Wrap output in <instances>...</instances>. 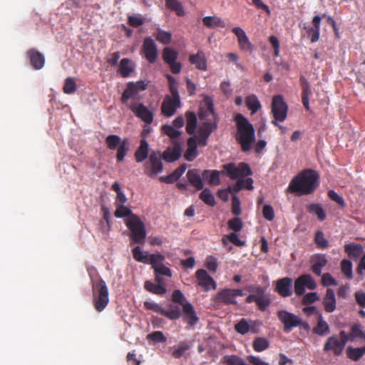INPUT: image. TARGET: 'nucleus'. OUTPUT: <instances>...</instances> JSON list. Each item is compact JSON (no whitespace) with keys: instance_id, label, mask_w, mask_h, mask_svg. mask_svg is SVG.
Returning a JSON list of instances; mask_svg holds the SVG:
<instances>
[{"instance_id":"obj_55","label":"nucleus","mask_w":365,"mask_h":365,"mask_svg":"<svg viewBox=\"0 0 365 365\" xmlns=\"http://www.w3.org/2000/svg\"><path fill=\"white\" fill-rule=\"evenodd\" d=\"M63 92L66 94H73L76 91V83L72 78H67L65 80L63 88Z\"/></svg>"},{"instance_id":"obj_27","label":"nucleus","mask_w":365,"mask_h":365,"mask_svg":"<svg viewBox=\"0 0 365 365\" xmlns=\"http://www.w3.org/2000/svg\"><path fill=\"white\" fill-rule=\"evenodd\" d=\"M189 61L191 64L195 65L198 70H207V59L202 51H198L196 54L190 55Z\"/></svg>"},{"instance_id":"obj_54","label":"nucleus","mask_w":365,"mask_h":365,"mask_svg":"<svg viewBox=\"0 0 365 365\" xmlns=\"http://www.w3.org/2000/svg\"><path fill=\"white\" fill-rule=\"evenodd\" d=\"M250 325L246 319L242 318L235 325V331L242 335L246 334L250 331Z\"/></svg>"},{"instance_id":"obj_7","label":"nucleus","mask_w":365,"mask_h":365,"mask_svg":"<svg viewBox=\"0 0 365 365\" xmlns=\"http://www.w3.org/2000/svg\"><path fill=\"white\" fill-rule=\"evenodd\" d=\"M244 295L243 290L241 289H228L225 288L217 293L213 297V302L216 305L221 304L225 305H236L237 304V297Z\"/></svg>"},{"instance_id":"obj_61","label":"nucleus","mask_w":365,"mask_h":365,"mask_svg":"<svg viewBox=\"0 0 365 365\" xmlns=\"http://www.w3.org/2000/svg\"><path fill=\"white\" fill-rule=\"evenodd\" d=\"M172 301L175 303H178L183 307V304H185L186 299L182 292L179 289L173 291L172 294Z\"/></svg>"},{"instance_id":"obj_48","label":"nucleus","mask_w":365,"mask_h":365,"mask_svg":"<svg viewBox=\"0 0 365 365\" xmlns=\"http://www.w3.org/2000/svg\"><path fill=\"white\" fill-rule=\"evenodd\" d=\"M165 3L167 7L175 11L178 16H182L185 14L183 7L178 0H165Z\"/></svg>"},{"instance_id":"obj_46","label":"nucleus","mask_w":365,"mask_h":365,"mask_svg":"<svg viewBox=\"0 0 365 365\" xmlns=\"http://www.w3.org/2000/svg\"><path fill=\"white\" fill-rule=\"evenodd\" d=\"M133 257L134 259L138 262L144 264L147 263L148 258L150 256L148 252H142L139 246L134 247L132 250Z\"/></svg>"},{"instance_id":"obj_2","label":"nucleus","mask_w":365,"mask_h":365,"mask_svg":"<svg viewBox=\"0 0 365 365\" xmlns=\"http://www.w3.org/2000/svg\"><path fill=\"white\" fill-rule=\"evenodd\" d=\"M237 133L235 139L240 145L242 152H247L251 149L255 140V129L249 120L241 113L235 116Z\"/></svg>"},{"instance_id":"obj_42","label":"nucleus","mask_w":365,"mask_h":365,"mask_svg":"<svg viewBox=\"0 0 365 365\" xmlns=\"http://www.w3.org/2000/svg\"><path fill=\"white\" fill-rule=\"evenodd\" d=\"M163 60L166 64L175 61L178 57V53L170 47H165L162 52Z\"/></svg>"},{"instance_id":"obj_1","label":"nucleus","mask_w":365,"mask_h":365,"mask_svg":"<svg viewBox=\"0 0 365 365\" xmlns=\"http://www.w3.org/2000/svg\"><path fill=\"white\" fill-rule=\"evenodd\" d=\"M319 185V175L312 169H305L289 182L288 190L300 195L312 194Z\"/></svg>"},{"instance_id":"obj_31","label":"nucleus","mask_w":365,"mask_h":365,"mask_svg":"<svg viewBox=\"0 0 365 365\" xmlns=\"http://www.w3.org/2000/svg\"><path fill=\"white\" fill-rule=\"evenodd\" d=\"M344 252L351 259H356L363 254L364 249L361 245L351 242L344 245Z\"/></svg>"},{"instance_id":"obj_40","label":"nucleus","mask_w":365,"mask_h":365,"mask_svg":"<svg viewBox=\"0 0 365 365\" xmlns=\"http://www.w3.org/2000/svg\"><path fill=\"white\" fill-rule=\"evenodd\" d=\"M186 116V132L192 135L195 133V129L197 128V117L194 112L192 111H187L185 113Z\"/></svg>"},{"instance_id":"obj_12","label":"nucleus","mask_w":365,"mask_h":365,"mask_svg":"<svg viewBox=\"0 0 365 365\" xmlns=\"http://www.w3.org/2000/svg\"><path fill=\"white\" fill-rule=\"evenodd\" d=\"M277 317L284 325V331L285 333L290 332L294 327H297L302 324V320L298 316L285 310L278 311Z\"/></svg>"},{"instance_id":"obj_3","label":"nucleus","mask_w":365,"mask_h":365,"mask_svg":"<svg viewBox=\"0 0 365 365\" xmlns=\"http://www.w3.org/2000/svg\"><path fill=\"white\" fill-rule=\"evenodd\" d=\"M92 292L93 304L95 309L101 312L106 309L109 302L108 288L106 282L101 277H99L97 282H93Z\"/></svg>"},{"instance_id":"obj_20","label":"nucleus","mask_w":365,"mask_h":365,"mask_svg":"<svg viewBox=\"0 0 365 365\" xmlns=\"http://www.w3.org/2000/svg\"><path fill=\"white\" fill-rule=\"evenodd\" d=\"M344 346L339 341L337 336H331L327 339L323 350L328 352L331 351L335 356H339L344 351Z\"/></svg>"},{"instance_id":"obj_14","label":"nucleus","mask_w":365,"mask_h":365,"mask_svg":"<svg viewBox=\"0 0 365 365\" xmlns=\"http://www.w3.org/2000/svg\"><path fill=\"white\" fill-rule=\"evenodd\" d=\"M232 32L237 38V42L240 49L246 53H252L255 50V46L249 40L245 31L240 27H234Z\"/></svg>"},{"instance_id":"obj_26","label":"nucleus","mask_w":365,"mask_h":365,"mask_svg":"<svg viewBox=\"0 0 365 365\" xmlns=\"http://www.w3.org/2000/svg\"><path fill=\"white\" fill-rule=\"evenodd\" d=\"M322 303L324 310L327 313H331L336 309V298L332 289L328 288L327 289Z\"/></svg>"},{"instance_id":"obj_43","label":"nucleus","mask_w":365,"mask_h":365,"mask_svg":"<svg viewBox=\"0 0 365 365\" xmlns=\"http://www.w3.org/2000/svg\"><path fill=\"white\" fill-rule=\"evenodd\" d=\"M245 103L251 114L255 113L261 108L260 102L255 95L248 96L245 98Z\"/></svg>"},{"instance_id":"obj_5","label":"nucleus","mask_w":365,"mask_h":365,"mask_svg":"<svg viewBox=\"0 0 365 365\" xmlns=\"http://www.w3.org/2000/svg\"><path fill=\"white\" fill-rule=\"evenodd\" d=\"M105 142L109 150H116L117 162L123 161L129 150L128 140L126 138L122 140L118 135H109L106 138Z\"/></svg>"},{"instance_id":"obj_58","label":"nucleus","mask_w":365,"mask_h":365,"mask_svg":"<svg viewBox=\"0 0 365 365\" xmlns=\"http://www.w3.org/2000/svg\"><path fill=\"white\" fill-rule=\"evenodd\" d=\"M327 195L331 200L336 202L341 208H344L346 206V202L344 198L339 195L334 190H329Z\"/></svg>"},{"instance_id":"obj_50","label":"nucleus","mask_w":365,"mask_h":365,"mask_svg":"<svg viewBox=\"0 0 365 365\" xmlns=\"http://www.w3.org/2000/svg\"><path fill=\"white\" fill-rule=\"evenodd\" d=\"M350 334L352 341H355L357 338H360L365 341V331L362 330L361 324H354L351 328Z\"/></svg>"},{"instance_id":"obj_13","label":"nucleus","mask_w":365,"mask_h":365,"mask_svg":"<svg viewBox=\"0 0 365 365\" xmlns=\"http://www.w3.org/2000/svg\"><path fill=\"white\" fill-rule=\"evenodd\" d=\"M306 287L310 290H314L317 287L315 281L309 274H302L295 279L294 288L296 295H303Z\"/></svg>"},{"instance_id":"obj_59","label":"nucleus","mask_w":365,"mask_h":365,"mask_svg":"<svg viewBox=\"0 0 365 365\" xmlns=\"http://www.w3.org/2000/svg\"><path fill=\"white\" fill-rule=\"evenodd\" d=\"M147 339L155 342L164 343L167 341V338L160 331H153L147 336Z\"/></svg>"},{"instance_id":"obj_9","label":"nucleus","mask_w":365,"mask_h":365,"mask_svg":"<svg viewBox=\"0 0 365 365\" xmlns=\"http://www.w3.org/2000/svg\"><path fill=\"white\" fill-rule=\"evenodd\" d=\"M144 307L147 310H150L167 317L170 320H176L181 316V309L178 306H173L170 304V309L166 310L163 308L160 304L153 302L146 301L143 303Z\"/></svg>"},{"instance_id":"obj_41","label":"nucleus","mask_w":365,"mask_h":365,"mask_svg":"<svg viewBox=\"0 0 365 365\" xmlns=\"http://www.w3.org/2000/svg\"><path fill=\"white\" fill-rule=\"evenodd\" d=\"M203 24L207 28L225 27V23L218 16H205L202 19Z\"/></svg>"},{"instance_id":"obj_19","label":"nucleus","mask_w":365,"mask_h":365,"mask_svg":"<svg viewBox=\"0 0 365 365\" xmlns=\"http://www.w3.org/2000/svg\"><path fill=\"white\" fill-rule=\"evenodd\" d=\"M172 98L165 100L161 106V111L163 114L167 117L173 115L176 111L177 108L180 106V95H178V98H175V95H171Z\"/></svg>"},{"instance_id":"obj_62","label":"nucleus","mask_w":365,"mask_h":365,"mask_svg":"<svg viewBox=\"0 0 365 365\" xmlns=\"http://www.w3.org/2000/svg\"><path fill=\"white\" fill-rule=\"evenodd\" d=\"M154 273L160 275V276H166L168 277H172V271L170 268L165 266L164 264L158 267H154Z\"/></svg>"},{"instance_id":"obj_32","label":"nucleus","mask_w":365,"mask_h":365,"mask_svg":"<svg viewBox=\"0 0 365 365\" xmlns=\"http://www.w3.org/2000/svg\"><path fill=\"white\" fill-rule=\"evenodd\" d=\"M187 148L185 150L184 157L187 161H193L197 156V142L194 137H190L187 141Z\"/></svg>"},{"instance_id":"obj_47","label":"nucleus","mask_w":365,"mask_h":365,"mask_svg":"<svg viewBox=\"0 0 365 365\" xmlns=\"http://www.w3.org/2000/svg\"><path fill=\"white\" fill-rule=\"evenodd\" d=\"M116 210L114 212V215L115 217L122 218L124 217H128V219H130L132 215H135L133 214L130 209L124 205H115Z\"/></svg>"},{"instance_id":"obj_63","label":"nucleus","mask_w":365,"mask_h":365,"mask_svg":"<svg viewBox=\"0 0 365 365\" xmlns=\"http://www.w3.org/2000/svg\"><path fill=\"white\" fill-rule=\"evenodd\" d=\"M262 215L266 220L269 221L273 220V219L274 218V212L273 207L269 205H264L262 209Z\"/></svg>"},{"instance_id":"obj_6","label":"nucleus","mask_w":365,"mask_h":365,"mask_svg":"<svg viewBox=\"0 0 365 365\" xmlns=\"http://www.w3.org/2000/svg\"><path fill=\"white\" fill-rule=\"evenodd\" d=\"M288 105L283 96L275 95L272 97L271 113L273 115L272 123L278 125V122H284L287 116Z\"/></svg>"},{"instance_id":"obj_17","label":"nucleus","mask_w":365,"mask_h":365,"mask_svg":"<svg viewBox=\"0 0 365 365\" xmlns=\"http://www.w3.org/2000/svg\"><path fill=\"white\" fill-rule=\"evenodd\" d=\"M274 291L282 297H290L292 294V279L286 277L277 280Z\"/></svg>"},{"instance_id":"obj_15","label":"nucleus","mask_w":365,"mask_h":365,"mask_svg":"<svg viewBox=\"0 0 365 365\" xmlns=\"http://www.w3.org/2000/svg\"><path fill=\"white\" fill-rule=\"evenodd\" d=\"M142 51L149 63H153L156 61L158 57L157 46L151 37L144 38Z\"/></svg>"},{"instance_id":"obj_25","label":"nucleus","mask_w":365,"mask_h":365,"mask_svg":"<svg viewBox=\"0 0 365 365\" xmlns=\"http://www.w3.org/2000/svg\"><path fill=\"white\" fill-rule=\"evenodd\" d=\"M187 178L190 184L196 190L203 189L204 183L200 175V170L197 169H191L187 172Z\"/></svg>"},{"instance_id":"obj_22","label":"nucleus","mask_w":365,"mask_h":365,"mask_svg":"<svg viewBox=\"0 0 365 365\" xmlns=\"http://www.w3.org/2000/svg\"><path fill=\"white\" fill-rule=\"evenodd\" d=\"M300 86L302 88V102L307 110H310L309 97L312 96L311 86L307 79L304 76H300Z\"/></svg>"},{"instance_id":"obj_52","label":"nucleus","mask_w":365,"mask_h":365,"mask_svg":"<svg viewBox=\"0 0 365 365\" xmlns=\"http://www.w3.org/2000/svg\"><path fill=\"white\" fill-rule=\"evenodd\" d=\"M341 270L342 274L349 279H352V263L349 259H343L341 262Z\"/></svg>"},{"instance_id":"obj_64","label":"nucleus","mask_w":365,"mask_h":365,"mask_svg":"<svg viewBox=\"0 0 365 365\" xmlns=\"http://www.w3.org/2000/svg\"><path fill=\"white\" fill-rule=\"evenodd\" d=\"M205 266L210 271L215 272L217 269V259L212 256H208L205 261Z\"/></svg>"},{"instance_id":"obj_21","label":"nucleus","mask_w":365,"mask_h":365,"mask_svg":"<svg viewBox=\"0 0 365 365\" xmlns=\"http://www.w3.org/2000/svg\"><path fill=\"white\" fill-rule=\"evenodd\" d=\"M26 57L30 61V64L35 70L41 69L45 64L44 56L35 48H31L26 52Z\"/></svg>"},{"instance_id":"obj_45","label":"nucleus","mask_w":365,"mask_h":365,"mask_svg":"<svg viewBox=\"0 0 365 365\" xmlns=\"http://www.w3.org/2000/svg\"><path fill=\"white\" fill-rule=\"evenodd\" d=\"M269 346L268 340L264 337H257L254 339L252 346L255 351L261 352L267 349Z\"/></svg>"},{"instance_id":"obj_4","label":"nucleus","mask_w":365,"mask_h":365,"mask_svg":"<svg viewBox=\"0 0 365 365\" xmlns=\"http://www.w3.org/2000/svg\"><path fill=\"white\" fill-rule=\"evenodd\" d=\"M125 223L130 232L131 243L143 244L146 237V230L140 217L138 215H132L130 219L125 221Z\"/></svg>"},{"instance_id":"obj_8","label":"nucleus","mask_w":365,"mask_h":365,"mask_svg":"<svg viewBox=\"0 0 365 365\" xmlns=\"http://www.w3.org/2000/svg\"><path fill=\"white\" fill-rule=\"evenodd\" d=\"M163 170V163L160 152L153 151L144 164V173L150 178H154Z\"/></svg>"},{"instance_id":"obj_38","label":"nucleus","mask_w":365,"mask_h":365,"mask_svg":"<svg viewBox=\"0 0 365 365\" xmlns=\"http://www.w3.org/2000/svg\"><path fill=\"white\" fill-rule=\"evenodd\" d=\"M365 354V344L361 347L354 348L349 346L346 349V355L352 361H359Z\"/></svg>"},{"instance_id":"obj_44","label":"nucleus","mask_w":365,"mask_h":365,"mask_svg":"<svg viewBox=\"0 0 365 365\" xmlns=\"http://www.w3.org/2000/svg\"><path fill=\"white\" fill-rule=\"evenodd\" d=\"M165 257L162 254H150L146 264H150L152 268L160 267L163 264Z\"/></svg>"},{"instance_id":"obj_23","label":"nucleus","mask_w":365,"mask_h":365,"mask_svg":"<svg viewBox=\"0 0 365 365\" xmlns=\"http://www.w3.org/2000/svg\"><path fill=\"white\" fill-rule=\"evenodd\" d=\"M183 320L190 326L192 327L197 324L199 320L193 306L188 302L183 304L182 308Z\"/></svg>"},{"instance_id":"obj_49","label":"nucleus","mask_w":365,"mask_h":365,"mask_svg":"<svg viewBox=\"0 0 365 365\" xmlns=\"http://www.w3.org/2000/svg\"><path fill=\"white\" fill-rule=\"evenodd\" d=\"M199 197L201 200L210 206L213 207L215 205L214 195L208 188L204 189Z\"/></svg>"},{"instance_id":"obj_57","label":"nucleus","mask_w":365,"mask_h":365,"mask_svg":"<svg viewBox=\"0 0 365 365\" xmlns=\"http://www.w3.org/2000/svg\"><path fill=\"white\" fill-rule=\"evenodd\" d=\"M229 229L234 231V232H240L243 227L242 221L239 217H234L227 222Z\"/></svg>"},{"instance_id":"obj_28","label":"nucleus","mask_w":365,"mask_h":365,"mask_svg":"<svg viewBox=\"0 0 365 365\" xmlns=\"http://www.w3.org/2000/svg\"><path fill=\"white\" fill-rule=\"evenodd\" d=\"M135 67L131 60L123 58L120 61L118 73L123 78L129 77L134 71Z\"/></svg>"},{"instance_id":"obj_18","label":"nucleus","mask_w":365,"mask_h":365,"mask_svg":"<svg viewBox=\"0 0 365 365\" xmlns=\"http://www.w3.org/2000/svg\"><path fill=\"white\" fill-rule=\"evenodd\" d=\"M134 114L147 124H150L153 120V113L143 103L133 104L130 107Z\"/></svg>"},{"instance_id":"obj_24","label":"nucleus","mask_w":365,"mask_h":365,"mask_svg":"<svg viewBox=\"0 0 365 365\" xmlns=\"http://www.w3.org/2000/svg\"><path fill=\"white\" fill-rule=\"evenodd\" d=\"M217 128L215 123H204L200 127L198 133L199 144L202 146L207 145V140L212 132Z\"/></svg>"},{"instance_id":"obj_11","label":"nucleus","mask_w":365,"mask_h":365,"mask_svg":"<svg viewBox=\"0 0 365 365\" xmlns=\"http://www.w3.org/2000/svg\"><path fill=\"white\" fill-rule=\"evenodd\" d=\"M146 88L147 83L143 81L128 83L125 89L122 93L120 98L121 102L125 104L129 99H138L139 92L145 91Z\"/></svg>"},{"instance_id":"obj_10","label":"nucleus","mask_w":365,"mask_h":365,"mask_svg":"<svg viewBox=\"0 0 365 365\" xmlns=\"http://www.w3.org/2000/svg\"><path fill=\"white\" fill-rule=\"evenodd\" d=\"M222 168L225 174L232 180L252 175L250 165L246 163H240L237 166L234 163H230L224 165Z\"/></svg>"},{"instance_id":"obj_53","label":"nucleus","mask_w":365,"mask_h":365,"mask_svg":"<svg viewBox=\"0 0 365 365\" xmlns=\"http://www.w3.org/2000/svg\"><path fill=\"white\" fill-rule=\"evenodd\" d=\"M190 348V346L187 341H181L178 346L174 349L172 356L175 359L180 358L186 351Z\"/></svg>"},{"instance_id":"obj_34","label":"nucleus","mask_w":365,"mask_h":365,"mask_svg":"<svg viewBox=\"0 0 365 365\" xmlns=\"http://www.w3.org/2000/svg\"><path fill=\"white\" fill-rule=\"evenodd\" d=\"M313 261L314 264L312 266V270L316 275L320 276L322 268L326 266L327 263V259L324 255H316Z\"/></svg>"},{"instance_id":"obj_56","label":"nucleus","mask_w":365,"mask_h":365,"mask_svg":"<svg viewBox=\"0 0 365 365\" xmlns=\"http://www.w3.org/2000/svg\"><path fill=\"white\" fill-rule=\"evenodd\" d=\"M166 78L169 84V89L171 95H175V98H178V85L175 78L170 74L166 75Z\"/></svg>"},{"instance_id":"obj_51","label":"nucleus","mask_w":365,"mask_h":365,"mask_svg":"<svg viewBox=\"0 0 365 365\" xmlns=\"http://www.w3.org/2000/svg\"><path fill=\"white\" fill-rule=\"evenodd\" d=\"M314 242L319 249H326L329 247V242L324 238L322 231L318 230L315 233Z\"/></svg>"},{"instance_id":"obj_16","label":"nucleus","mask_w":365,"mask_h":365,"mask_svg":"<svg viewBox=\"0 0 365 365\" xmlns=\"http://www.w3.org/2000/svg\"><path fill=\"white\" fill-rule=\"evenodd\" d=\"M195 277L197 279V284L205 291L216 289V282L214 279L208 274L206 270L203 269L197 270Z\"/></svg>"},{"instance_id":"obj_39","label":"nucleus","mask_w":365,"mask_h":365,"mask_svg":"<svg viewBox=\"0 0 365 365\" xmlns=\"http://www.w3.org/2000/svg\"><path fill=\"white\" fill-rule=\"evenodd\" d=\"M308 212L314 214L319 221H324L326 219V213L320 204L312 203L307 206Z\"/></svg>"},{"instance_id":"obj_30","label":"nucleus","mask_w":365,"mask_h":365,"mask_svg":"<svg viewBox=\"0 0 365 365\" xmlns=\"http://www.w3.org/2000/svg\"><path fill=\"white\" fill-rule=\"evenodd\" d=\"M149 145L145 139L140 140V145L135 152V159L137 163H142L148 158Z\"/></svg>"},{"instance_id":"obj_36","label":"nucleus","mask_w":365,"mask_h":365,"mask_svg":"<svg viewBox=\"0 0 365 365\" xmlns=\"http://www.w3.org/2000/svg\"><path fill=\"white\" fill-rule=\"evenodd\" d=\"M153 36L158 42L164 45L170 44L172 41V34L170 31H164L160 28H157Z\"/></svg>"},{"instance_id":"obj_29","label":"nucleus","mask_w":365,"mask_h":365,"mask_svg":"<svg viewBox=\"0 0 365 365\" xmlns=\"http://www.w3.org/2000/svg\"><path fill=\"white\" fill-rule=\"evenodd\" d=\"M181 155V147L178 143L173 145V148L167 149L163 153L162 158L168 163L174 162L180 158Z\"/></svg>"},{"instance_id":"obj_60","label":"nucleus","mask_w":365,"mask_h":365,"mask_svg":"<svg viewBox=\"0 0 365 365\" xmlns=\"http://www.w3.org/2000/svg\"><path fill=\"white\" fill-rule=\"evenodd\" d=\"M162 130L165 134L168 135L171 139L178 138L181 133L178 130L175 129L171 125H165L162 127Z\"/></svg>"},{"instance_id":"obj_35","label":"nucleus","mask_w":365,"mask_h":365,"mask_svg":"<svg viewBox=\"0 0 365 365\" xmlns=\"http://www.w3.org/2000/svg\"><path fill=\"white\" fill-rule=\"evenodd\" d=\"M144 288L146 291L157 295H163L167 292L165 287L163 284H158L149 280L145 282Z\"/></svg>"},{"instance_id":"obj_37","label":"nucleus","mask_w":365,"mask_h":365,"mask_svg":"<svg viewBox=\"0 0 365 365\" xmlns=\"http://www.w3.org/2000/svg\"><path fill=\"white\" fill-rule=\"evenodd\" d=\"M312 331L319 336H324L329 332V326L327 322L323 319L322 314H319L317 324L316 327L313 328Z\"/></svg>"},{"instance_id":"obj_33","label":"nucleus","mask_w":365,"mask_h":365,"mask_svg":"<svg viewBox=\"0 0 365 365\" xmlns=\"http://www.w3.org/2000/svg\"><path fill=\"white\" fill-rule=\"evenodd\" d=\"M255 304L258 309L261 312L267 310L270 305L271 299L269 295L266 293L265 288L262 290V292H261L259 294H257Z\"/></svg>"}]
</instances>
